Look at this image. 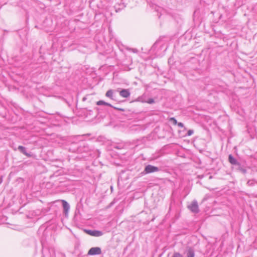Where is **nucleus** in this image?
Segmentation results:
<instances>
[{
	"label": "nucleus",
	"instance_id": "nucleus-5",
	"mask_svg": "<svg viewBox=\"0 0 257 257\" xmlns=\"http://www.w3.org/2000/svg\"><path fill=\"white\" fill-rule=\"evenodd\" d=\"M101 253V248L99 247H91L88 252V255H93L100 254Z\"/></svg>",
	"mask_w": 257,
	"mask_h": 257
},
{
	"label": "nucleus",
	"instance_id": "nucleus-17",
	"mask_svg": "<svg viewBox=\"0 0 257 257\" xmlns=\"http://www.w3.org/2000/svg\"><path fill=\"white\" fill-rule=\"evenodd\" d=\"M255 183H257V182L255 181L254 180H249L247 181V184L249 186H253Z\"/></svg>",
	"mask_w": 257,
	"mask_h": 257
},
{
	"label": "nucleus",
	"instance_id": "nucleus-13",
	"mask_svg": "<svg viewBox=\"0 0 257 257\" xmlns=\"http://www.w3.org/2000/svg\"><path fill=\"white\" fill-rule=\"evenodd\" d=\"M235 169L244 174L247 172L245 168L242 166L240 163L235 166Z\"/></svg>",
	"mask_w": 257,
	"mask_h": 257
},
{
	"label": "nucleus",
	"instance_id": "nucleus-21",
	"mask_svg": "<svg viewBox=\"0 0 257 257\" xmlns=\"http://www.w3.org/2000/svg\"><path fill=\"white\" fill-rule=\"evenodd\" d=\"M154 102L155 101L153 98H149L148 100H147V101L146 102L149 104H152L154 103Z\"/></svg>",
	"mask_w": 257,
	"mask_h": 257
},
{
	"label": "nucleus",
	"instance_id": "nucleus-4",
	"mask_svg": "<svg viewBox=\"0 0 257 257\" xmlns=\"http://www.w3.org/2000/svg\"><path fill=\"white\" fill-rule=\"evenodd\" d=\"M188 207L193 213H197L199 211L198 203L196 200H193Z\"/></svg>",
	"mask_w": 257,
	"mask_h": 257
},
{
	"label": "nucleus",
	"instance_id": "nucleus-11",
	"mask_svg": "<svg viewBox=\"0 0 257 257\" xmlns=\"http://www.w3.org/2000/svg\"><path fill=\"white\" fill-rule=\"evenodd\" d=\"M228 161L231 164L235 165V166L239 163L231 155H229Z\"/></svg>",
	"mask_w": 257,
	"mask_h": 257
},
{
	"label": "nucleus",
	"instance_id": "nucleus-20",
	"mask_svg": "<svg viewBox=\"0 0 257 257\" xmlns=\"http://www.w3.org/2000/svg\"><path fill=\"white\" fill-rule=\"evenodd\" d=\"M172 257H183L179 252H175L174 253Z\"/></svg>",
	"mask_w": 257,
	"mask_h": 257
},
{
	"label": "nucleus",
	"instance_id": "nucleus-19",
	"mask_svg": "<svg viewBox=\"0 0 257 257\" xmlns=\"http://www.w3.org/2000/svg\"><path fill=\"white\" fill-rule=\"evenodd\" d=\"M124 145V144H118L114 146V148L117 149H121L123 148Z\"/></svg>",
	"mask_w": 257,
	"mask_h": 257
},
{
	"label": "nucleus",
	"instance_id": "nucleus-2",
	"mask_svg": "<svg viewBox=\"0 0 257 257\" xmlns=\"http://www.w3.org/2000/svg\"><path fill=\"white\" fill-rule=\"evenodd\" d=\"M42 254L43 257H55L56 254L53 247H43Z\"/></svg>",
	"mask_w": 257,
	"mask_h": 257
},
{
	"label": "nucleus",
	"instance_id": "nucleus-12",
	"mask_svg": "<svg viewBox=\"0 0 257 257\" xmlns=\"http://www.w3.org/2000/svg\"><path fill=\"white\" fill-rule=\"evenodd\" d=\"M18 150L23 153L24 155L27 157H31V155L30 153H28L26 151V149L25 147L22 146H19L18 148Z\"/></svg>",
	"mask_w": 257,
	"mask_h": 257
},
{
	"label": "nucleus",
	"instance_id": "nucleus-7",
	"mask_svg": "<svg viewBox=\"0 0 257 257\" xmlns=\"http://www.w3.org/2000/svg\"><path fill=\"white\" fill-rule=\"evenodd\" d=\"M86 232L89 235L93 236H100L103 233L101 231L98 230H86Z\"/></svg>",
	"mask_w": 257,
	"mask_h": 257
},
{
	"label": "nucleus",
	"instance_id": "nucleus-18",
	"mask_svg": "<svg viewBox=\"0 0 257 257\" xmlns=\"http://www.w3.org/2000/svg\"><path fill=\"white\" fill-rule=\"evenodd\" d=\"M169 121L172 122L174 125H177L178 123L177 120L174 117H170L169 119Z\"/></svg>",
	"mask_w": 257,
	"mask_h": 257
},
{
	"label": "nucleus",
	"instance_id": "nucleus-9",
	"mask_svg": "<svg viewBox=\"0 0 257 257\" xmlns=\"http://www.w3.org/2000/svg\"><path fill=\"white\" fill-rule=\"evenodd\" d=\"M62 203L64 209V212L65 213V214H66L68 213L70 209V205L68 203V202L64 200H62Z\"/></svg>",
	"mask_w": 257,
	"mask_h": 257
},
{
	"label": "nucleus",
	"instance_id": "nucleus-6",
	"mask_svg": "<svg viewBox=\"0 0 257 257\" xmlns=\"http://www.w3.org/2000/svg\"><path fill=\"white\" fill-rule=\"evenodd\" d=\"M96 104L97 105H106V106H110L111 107H113L115 109H116V110H119L120 111H123L124 110V109L123 108H117V107H113L111 104L109 103H107V102H105L103 100H99V101H98L97 102H96Z\"/></svg>",
	"mask_w": 257,
	"mask_h": 257
},
{
	"label": "nucleus",
	"instance_id": "nucleus-27",
	"mask_svg": "<svg viewBox=\"0 0 257 257\" xmlns=\"http://www.w3.org/2000/svg\"><path fill=\"white\" fill-rule=\"evenodd\" d=\"M132 51L134 53H137L138 52V50L136 49H132Z\"/></svg>",
	"mask_w": 257,
	"mask_h": 257
},
{
	"label": "nucleus",
	"instance_id": "nucleus-15",
	"mask_svg": "<svg viewBox=\"0 0 257 257\" xmlns=\"http://www.w3.org/2000/svg\"><path fill=\"white\" fill-rule=\"evenodd\" d=\"M134 101L141 102L143 103L146 102L147 101L146 96L145 95H143L139 96Z\"/></svg>",
	"mask_w": 257,
	"mask_h": 257
},
{
	"label": "nucleus",
	"instance_id": "nucleus-14",
	"mask_svg": "<svg viewBox=\"0 0 257 257\" xmlns=\"http://www.w3.org/2000/svg\"><path fill=\"white\" fill-rule=\"evenodd\" d=\"M105 96L112 100H114L113 91L111 89H110L106 92Z\"/></svg>",
	"mask_w": 257,
	"mask_h": 257
},
{
	"label": "nucleus",
	"instance_id": "nucleus-22",
	"mask_svg": "<svg viewBox=\"0 0 257 257\" xmlns=\"http://www.w3.org/2000/svg\"><path fill=\"white\" fill-rule=\"evenodd\" d=\"M194 133V131L193 130H189L188 132H187V136H191L192 135H193V134Z\"/></svg>",
	"mask_w": 257,
	"mask_h": 257
},
{
	"label": "nucleus",
	"instance_id": "nucleus-16",
	"mask_svg": "<svg viewBox=\"0 0 257 257\" xmlns=\"http://www.w3.org/2000/svg\"><path fill=\"white\" fill-rule=\"evenodd\" d=\"M187 257H194L195 253L193 249L191 248H189L187 252Z\"/></svg>",
	"mask_w": 257,
	"mask_h": 257
},
{
	"label": "nucleus",
	"instance_id": "nucleus-3",
	"mask_svg": "<svg viewBox=\"0 0 257 257\" xmlns=\"http://www.w3.org/2000/svg\"><path fill=\"white\" fill-rule=\"evenodd\" d=\"M160 170V168L157 167H155L151 165H148L145 167L143 173L145 174H147L159 172Z\"/></svg>",
	"mask_w": 257,
	"mask_h": 257
},
{
	"label": "nucleus",
	"instance_id": "nucleus-25",
	"mask_svg": "<svg viewBox=\"0 0 257 257\" xmlns=\"http://www.w3.org/2000/svg\"><path fill=\"white\" fill-rule=\"evenodd\" d=\"M57 255L58 257H65L64 254H63V253H60V252H58L57 254Z\"/></svg>",
	"mask_w": 257,
	"mask_h": 257
},
{
	"label": "nucleus",
	"instance_id": "nucleus-26",
	"mask_svg": "<svg viewBox=\"0 0 257 257\" xmlns=\"http://www.w3.org/2000/svg\"><path fill=\"white\" fill-rule=\"evenodd\" d=\"M89 134H86V135H82V136H78L77 137H79V138H82L85 136H89Z\"/></svg>",
	"mask_w": 257,
	"mask_h": 257
},
{
	"label": "nucleus",
	"instance_id": "nucleus-23",
	"mask_svg": "<svg viewBox=\"0 0 257 257\" xmlns=\"http://www.w3.org/2000/svg\"><path fill=\"white\" fill-rule=\"evenodd\" d=\"M120 6L121 7V8H116L115 11L116 12H118V11H119L120 9H123L124 7V6L123 5V4H122L121 5H120Z\"/></svg>",
	"mask_w": 257,
	"mask_h": 257
},
{
	"label": "nucleus",
	"instance_id": "nucleus-24",
	"mask_svg": "<svg viewBox=\"0 0 257 257\" xmlns=\"http://www.w3.org/2000/svg\"><path fill=\"white\" fill-rule=\"evenodd\" d=\"M177 125H178V126L180 127H184V124L183 123H182V122H178Z\"/></svg>",
	"mask_w": 257,
	"mask_h": 257
},
{
	"label": "nucleus",
	"instance_id": "nucleus-8",
	"mask_svg": "<svg viewBox=\"0 0 257 257\" xmlns=\"http://www.w3.org/2000/svg\"><path fill=\"white\" fill-rule=\"evenodd\" d=\"M119 93L121 97L125 98L128 97L131 95L130 90L127 89H121L119 91Z\"/></svg>",
	"mask_w": 257,
	"mask_h": 257
},
{
	"label": "nucleus",
	"instance_id": "nucleus-10",
	"mask_svg": "<svg viewBox=\"0 0 257 257\" xmlns=\"http://www.w3.org/2000/svg\"><path fill=\"white\" fill-rule=\"evenodd\" d=\"M155 11L158 13L159 18H160L161 16L163 15L165 13V10L161 7L155 6L154 7Z\"/></svg>",
	"mask_w": 257,
	"mask_h": 257
},
{
	"label": "nucleus",
	"instance_id": "nucleus-1",
	"mask_svg": "<svg viewBox=\"0 0 257 257\" xmlns=\"http://www.w3.org/2000/svg\"><path fill=\"white\" fill-rule=\"evenodd\" d=\"M163 45L161 42H156L151 47L150 53L154 54L153 58L161 57L164 54L163 52Z\"/></svg>",
	"mask_w": 257,
	"mask_h": 257
}]
</instances>
